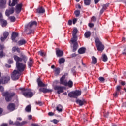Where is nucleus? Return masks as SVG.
<instances>
[{
	"label": "nucleus",
	"mask_w": 126,
	"mask_h": 126,
	"mask_svg": "<svg viewBox=\"0 0 126 126\" xmlns=\"http://www.w3.org/2000/svg\"><path fill=\"white\" fill-rule=\"evenodd\" d=\"M19 90H21V91L23 92V95L26 98H31V97H33L34 95L30 89L20 88Z\"/></svg>",
	"instance_id": "1"
},
{
	"label": "nucleus",
	"mask_w": 126,
	"mask_h": 126,
	"mask_svg": "<svg viewBox=\"0 0 126 126\" xmlns=\"http://www.w3.org/2000/svg\"><path fill=\"white\" fill-rule=\"evenodd\" d=\"M2 94L4 97H5V100L7 102H9L11 101L12 97L15 95V93H9L8 92H3L2 93Z\"/></svg>",
	"instance_id": "2"
},
{
	"label": "nucleus",
	"mask_w": 126,
	"mask_h": 126,
	"mask_svg": "<svg viewBox=\"0 0 126 126\" xmlns=\"http://www.w3.org/2000/svg\"><path fill=\"white\" fill-rule=\"evenodd\" d=\"M13 58L16 63H20L19 62H22V61L24 63L27 62V57L23 54L21 55V57H18L17 55H14Z\"/></svg>",
	"instance_id": "3"
},
{
	"label": "nucleus",
	"mask_w": 126,
	"mask_h": 126,
	"mask_svg": "<svg viewBox=\"0 0 126 126\" xmlns=\"http://www.w3.org/2000/svg\"><path fill=\"white\" fill-rule=\"evenodd\" d=\"M16 66L17 69V71L21 73L22 71H24L25 67H26V65L21 63H16Z\"/></svg>",
	"instance_id": "4"
},
{
	"label": "nucleus",
	"mask_w": 126,
	"mask_h": 126,
	"mask_svg": "<svg viewBox=\"0 0 126 126\" xmlns=\"http://www.w3.org/2000/svg\"><path fill=\"white\" fill-rule=\"evenodd\" d=\"M95 44L98 51H102L104 50L105 47L99 38H95Z\"/></svg>",
	"instance_id": "5"
},
{
	"label": "nucleus",
	"mask_w": 126,
	"mask_h": 126,
	"mask_svg": "<svg viewBox=\"0 0 126 126\" xmlns=\"http://www.w3.org/2000/svg\"><path fill=\"white\" fill-rule=\"evenodd\" d=\"M80 95H81V91L77 90L70 92L68 94V96L70 98H77Z\"/></svg>",
	"instance_id": "6"
},
{
	"label": "nucleus",
	"mask_w": 126,
	"mask_h": 126,
	"mask_svg": "<svg viewBox=\"0 0 126 126\" xmlns=\"http://www.w3.org/2000/svg\"><path fill=\"white\" fill-rule=\"evenodd\" d=\"M21 73L16 70H14L11 75L12 80H17L19 78Z\"/></svg>",
	"instance_id": "7"
},
{
	"label": "nucleus",
	"mask_w": 126,
	"mask_h": 126,
	"mask_svg": "<svg viewBox=\"0 0 126 126\" xmlns=\"http://www.w3.org/2000/svg\"><path fill=\"white\" fill-rule=\"evenodd\" d=\"M35 25L36 26L37 25V22L34 21H32L30 22L27 25L25 26V29L27 31V30H30V28H32V26H34Z\"/></svg>",
	"instance_id": "8"
},
{
	"label": "nucleus",
	"mask_w": 126,
	"mask_h": 126,
	"mask_svg": "<svg viewBox=\"0 0 126 126\" xmlns=\"http://www.w3.org/2000/svg\"><path fill=\"white\" fill-rule=\"evenodd\" d=\"M63 89H64V87L62 86H55L54 87V90H57L58 94L63 93Z\"/></svg>",
	"instance_id": "9"
},
{
	"label": "nucleus",
	"mask_w": 126,
	"mask_h": 126,
	"mask_svg": "<svg viewBox=\"0 0 126 126\" xmlns=\"http://www.w3.org/2000/svg\"><path fill=\"white\" fill-rule=\"evenodd\" d=\"M10 80V77L9 76H7L6 77H3L2 79L0 80V84H4L5 83H7L8 81Z\"/></svg>",
	"instance_id": "10"
},
{
	"label": "nucleus",
	"mask_w": 126,
	"mask_h": 126,
	"mask_svg": "<svg viewBox=\"0 0 126 126\" xmlns=\"http://www.w3.org/2000/svg\"><path fill=\"white\" fill-rule=\"evenodd\" d=\"M65 79V75H63L61 78H60V84L62 85H64V86H66L67 84V81Z\"/></svg>",
	"instance_id": "11"
},
{
	"label": "nucleus",
	"mask_w": 126,
	"mask_h": 126,
	"mask_svg": "<svg viewBox=\"0 0 126 126\" xmlns=\"http://www.w3.org/2000/svg\"><path fill=\"white\" fill-rule=\"evenodd\" d=\"M7 109L9 112H12L15 110V104L14 103H9L7 106Z\"/></svg>",
	"instance_id": "12"
},
{
	"label": "nucleus",
	"mask_w": 126,
	"mask_h": 126,
	"mask_svg": "<svg viewBox=\"0 0 126 126\" xmlns=\"http://www.w3.org/2000/svg\"><path fill=\"white\" fill-rule=\"evenodd\" d=\"M22 9V3L17 4L16 5L15 12L17 13H20Z\"/></svg>",
	"instance_id": "13"
},
{
	"label": "nucleus",
	"mask_w": 126,
	"mask_h": 126,
	"mask_svg": "<svg viewBox=\"0 0 126 126\" xmlns=\"http://www.w3.org/2000/svg\"><path fill=\"white\" fill-rule=\"evenodd\" d=\"M39 91L43 92V93H49L50 92H52V91H53V90L47 88H40L39 89Z\"/></svg>",
	"instance_id": "14"
},
{
	"label": "nucleus",
	"mask_w": 126,
	"mask_h": 126,
	"mask_svg": "<svg viewBox=\"0 0 126 126\" xmlns=\"http://www.w3.org/2000/svg\"><path fill=\"white\" fill-rule=\"evenodd\" d=\"M56 54L57 57H63V51L60 50L59 48H56Z\"/></svg>",
	"instance_id": "15"
},
{
	"label": "nucleus",
	"mask_w": 126,
	"mask_h": 126,
	"mask_svg": "<svg viewBox=\"0 0 126 126\" xmlns=\"http://www.w3.org/2000/svg\"><path fill=\"white\" fill-rule=\"evenodd\" d=\"M14 13V8H11L9 10H7L5 12L6 16H9L10 14H12Z\"/></svg>",
	"instance_id": "16"
},
{
	"label": "nucleus",
	"mask_w": 126,
	"mask_h": 126,
	"mask_svg": "<svg viewBox=\"0 0 126 126\" xmlns=\"http://www.w3.org/2000/svg\"><path fill=\"white\" fill-rule=\"evenodd\" d=\"M6 4V0H0V9H1V8H5Z\"/></svg>",
	"instance_id": "17"
},
{
	"label": "nucleus",
	"mask_w": 126,
	"mask_h": 126,
	"mask_svg": "<svg viewBox=\"0 0 126 126\" xmlns=\"http://www.w3.org/2000/svg\"><path fill=\"white\" fill-rule=\"evenodd\" d=\"M4 48V46L3 45H1L0 44V58H3V57H4L5 56V54L3 53V49Z\"/></svg>",
	"instance_id": "18"
},
{
	"label": "nucleus",
	"mask_w": 126,
	"mask_h": 126,
	"mask_svg": "<svg viewBox=\"0 0 126 126\" xmlns=\"http://www.w3.org/2000/svg\"><path fill=\"white\" fill-rule=\"evenodd\" d=\"M76 102L77 104H79V106L80 107H81V106H83V105L85 104V100L84 99H77Z\"/></svg>",
	"instance_id": "19"
},
{
	"label": "nucleus",
	"mask_w": 126,
	"mask_h": 126,
	"mask_svg": "<svg viewBox=\"0 0 126 126\" xmlns=\"http://www.w3.org/2000/svg\"><path fill=\"white\" fill-rule=\"evenodd\" d=\"M9 35V33L7 32H5L3 33V37H1V41L2 42H3L4 40H6V38L8 37V35Z\"/></svg>",
	"instance_id": "20"
},
{
	"label": "nucleus",
	"mask_w": 126,
	"mask_h": 126,
	"mask_svg": "<svg viewBox=\"0 0 126 126\" xmlns=\"http://www.w3.org/2000/svg\"><path fill=\"white\" fill-rule=\"evenodd\" d=\"M108 6H109V4H104L102 6V8L101 9L100 11V14H103V13L104 12V11L105 10H106V9H107V8H108Z\"/></svg>",
	"instance_id": "21"
},
{
	"label": "nucleus",
	"mask_w": 126,
	"mask_h": 126,
	"mask_svg": "<svg viewBox=\"0 0 126 126\" xmlns=\"http://www.w3.org/2000/svg\"><path fill=\"white\" fill-rule=\"evenodd\" d=\"M37 83H38V86H39L40 87H44V86H46L45 84L42 83V82L41 81V79H40V78L37 79Z\"/></svg>",
	"instance_id": "22"
},
{
	"label": "nucleus",
	"mask_w": 126,
	"mask_h": 126,
	"mask_svg": "<svg viewBox=\"0 0 126 126\" xmlns=\"http://www.w3.org/2000/svg\"><path fill=\"white\" fill-rule=\"evenodd\" d=\"M18 33L16 32H13L12 34V37H11V39L12 41L13 42H16V41H15V38H16V37H18Z\"/></svg>",
	"instance_id": "23"
},
{
	"label": "nucleus",
	"mask_w": 126,
	"mask_h": 126,
	"mask_svg": "<svg viewBox=\"0 0 126 126\" xmlns=\"http://www.w3.org/2000/svg\"><path fill=\"white\" fill-rule=\"evenodd\" d=\"M28 67H32L33 66V59L31 58H30L29 61L28 62Z\"/></svg>",
	"instance_id": "24"
},
{
	"label": "nucleus",
	"mask_w": 126,
	"mask_h": 126,
	"mask_svg": "<svg viewBox=\"0 0 126 126\" xmlns=\"http://www.w3.org/2000/svg\"><path fill=\"white\" fill-rule=\"evenodd\" d=\"M10 3H11V0H9V6H15V4H16V3H17V0H13V1L12 2L11 4H10Z\"/></svg>",
	"instance_id": "25"
},
{
	"label": "nucleus",
	"mask_w": 126,
	"mask_h": 126,
	"mask_svg": "<svg viewBox=\"0 0 126 126\" xmlns=\"http://www.w3.org/2000/svg\"><path fill=\"white\" fill-rule=\"evenodd\" d=\"M37 13H44L45 12V9L43 7H40L37 10Z\"/></svg>",
	"instance_id": "26"
},
{
	"label": "nucleus",
	"mask_w": 126,
	"mask_h": 126,
	"mask_svg": "<svg viewBox=\"0 0 126 126\" xmlns=\"http://www.w3.org/2000/svg\"><path fill=\"white\" fill-rule=\"evenodd\" d=\"M92 64H96L97 63V58L94 56H93L92 58Z\"/></svg>",
	"instance_id": "27"
},
{
	"label": "nucleus",
	"mask_w": 126,
	"mask_h": 126,
	"mask_svg": "<svg viewBox=\"0 0 126 126\" xmlns=\"http://www.w3.org/2000/svg\"><path fill=\"white\" fill-rule=\"evenodd\" d=\"M0 21L1 23L2 27H5V26H6V25H7V22L6 20L2 19Z\"/></svg>",
	"instance_id": "28"
},
{
	"label": "nucleus",
	"mask_w": 126,
	"mask_h": 126,
	"mask_svg": "<svg viewBox=\"0 0 126 126\" xmlns=\"http://www.w3.org/2000/svg\"><path fill=\"white\" fill-rule=\"evenodd\" d=\"M56 110L58 111V112H63V106L61 105H58L57 107H56Z\"/></svg>",
	"instance_id": "29"
},
{
	"label": "nucleus",
	"mask_w": 126,
	"mask_h": 126,
	"mask_svg": "<svg viewBox=\"0 0 126 126\" xmlns=\"http://www.w3.org/2000/svg\"><path fill=\"white\" fill-rule=\"evenodd\" d=\"M66 86H68L70 88L72 87L73 86V82L71 80H69L68 82H67Z\"/></svg>",
	"instance_id": "30"
},
{
	"label": "nucleus",
	"mask_w": 126,
	"mask_h": 126,
	"mask_svg": "<svg viewBox=\"0 0 126 126\" xmlns=\"http://www.w3.org/2000/svg\"><path fill=\"white\" fill-rule=\"evenodd\" d=\"M26 43V41L24 39L18 41V44L19 46H21L22 45H24Z\"/></svg>",
	"instance_id": "31"
},
{
	"label": "nucleus",
	"mask_w": 126,
	"mask_h": 126,
	"mask_svg": "<svg viewBox=\"0 0 126 126\" xmlns=\"http://www.w3.org/2000/svg\"><path fill=\"white\" fill-rule=\"evenodd\" d=\"M79 54H84L85 53V48L82 47L78 50Z\"/></svg>",
	"instance_id": "32"
},
{
	"label": "nucleus",
	"mask_w": 126,
	"mask_h": 126,
	"mask_svg": "<svg viewBox=\"0 0 126 126\" xmlns=\"http://www.w3.org/2000/svg\"><path fill=\"white\" fill-rule=\"evenodd\" d=\"M60 71H61V69H60V68H56L54 70L55 75H59L60 74Z\"/></svg>",
	"instance_id": "33"
},
{
	"label": "nucleus",
	"mask_w": 126,
	"mask_h": 126,
	"mask_svg": "<svg viewBox=\"0 0 126 126\" xmlns=\"http://www.w3.org/2000/svg\"><path fill=\"white\" fill-rule=\"evenodd\" d=\"M73 52H75L77 50V47H78V44L77 43H73Z\"/></svg>",
	"instance_id": "34"
},
{
	"label": "nucleus",
	"mask_w": 126,
	"mask_h": 126,
	"mask_svg": "<svg viewBox=\"0 0 126 126\" xmlns=\"http://www.w3.org/2000/svg\"><path fill=\"white\" fill-rule=\"evenodd\" d=\"M32 108V107L31 106V105H29L26 107L25 111L28 112H31Z\"/></svg>",
	"instance_id": "35"
},
{
	"label": "nucleus",
	"mask_w": 126,
	"mask_h": 126,
	"mask_svg": "<svg viewBox=\"0 0 126 126\" xmlns=\"http://www.w3.org/2000/svg\"><path fill=\"white\" fill-rule=\"evenodd\" d=\"M77 36H73L72 38V39L71 40V42L72 43V44H74L75 43H77L76 41H77Z\"/></svg>",
	"instance_id": "36"
},
{
	"label": "nucleus",
	"mask_w": 126,
	"mask_h": 126,
	"mask_svg": "<svg viewBox=\"0 0 126 126\" xmlns=\"http://www.w3.org/2000/svg\"><path fill=\"white\" fill-rule=\"evenodd\" d=\"M77 32H78L77 29L76 28L74 29L73 30L72 36L74 37H75V36L76 37V34H77Z\"/></svg>",
	"instance_id": "37"
},
{
	"label": "nucleus",
	"mask_w": 126,
	"mask_h": 126,
	"mask_svg": "<svg viewBox=\"0 0 126 126\" xmlns=\"http://www.w3.org/2000/svg\"><path fill=\"white\" fill-rule=\"evenodd\" d=\"M65 62V59L63 58H61L59 60V63L60 64H62V63H63Z\"/></svg>",
	"instance_id": "38"
},
{
	"label": "nucleus",
	"mask_w": 126,
	"mask_h": 126,
	"mask_svg": "<svg viewBox=\"0 0 126 126\" xmlns=\"http://www.w3.org/2000/svg\"><path fill=\"white\" fill-rule=\"evenodd\" d=\"M74 14L76 17H78L80 15V11L79 10L75 11Z\"/></svg>",
	"instance_id": "39"
},
{
	"label": "nucleus",
	"mask_w": 126,
	"mask_h": 126,
	"mask_svg": "<svg viewBox=\"0 0 126 126\" xmlns=\"http://www.w3.org/2000/svg\"><path fill=\"white\" fill-rule=\"evenodd\" d=\"M91 0H84V2L85 5H89L90 4V2Z\"/></svg>",
	"instance_id": "40"
},
{
	"label": "nucleus",
	"mask_w": 126,
	"mask_h": 126,
	"mask_svg": "<svg viewBox=\"0 0 126 126\" xmlns=\"http://www.w3.org/2000/svg\"><path fill=\"white\" fill-rule=\"evenodd\" d=\"M102 58V60L103 61V62H107L108 61V57H107V55H106V54L103 55Z\"/></svg>",
	"instance_id": "41"
},
{
	"label": "nucleus",
	"mask_w": 126,
	"mask_h": 126,
	"mask_svg": "<svg viewBox=\"0 0 126 126\" xmlns=\"http://www.w3.org/2000/svg\"><path fill=\"white\" fill-rule=\"evenodd\" d=\"M91 33L90 32H87L85 33V37L86 38H89V36H91Z\"/></svg>",
	"instance_id": "42"
},
{
	"label": "nucleus",
	"mask_w": 126,
	"mask_h": 126,
	"mask_svg": "<svg viewBox=\"0 0 126 126\" xmlns=\"http://www.w3.org/2000/svg\"><path fill=\"white\" fill-rule=\"evenodd\" d=\"M9 19L11 21V22H14L15 21V17L14 16H10L9 17Z\"/></svg>",
	"instance_id": "43"
},
{
	"label": "nucleus",
	"mask_w": 126,
	"mask_h": 126,
	"mask_svg": "<svg viewBox=\"0 0 126 126\" xmlns=\"http://www.w3.org/2000/svg\"><path fill=\"white\" fill-rule=\"evenodd\" d=\"M98 80L100 81V82H104L105 81V78L103 77H100L98 78Z\"/></svg>",
	"instance_id": "44"
},
{
	"label": "nucleus",
	"mask_w": 126,
	"mask_h": 126,
	"mask_svg": "<svg viewBox=\"0 0 126 126\" xmlns=\"http://www.w3.org/2000/svg\"><path fill=\"white\" fill-rule=\"evenodd\" d=\"M120 93V92L116 91V92H115V94H113V96L114 97H118V96H119V93Z\"/></svg>",
	"instance_id": "45"
},
{
	"label": "nucleus",
	"mask_w": 126,
	"mask_h": 126,
	"mask_svg": "<svg viewBox=\"0 0 126 126\" xmlns=\"http://www.w3.org/2000/svg\"><path fill=\"white\" fill-rule=\"evenodd\" d=\"M35 103L36 105H39V106H42L43 105V103L41 101H35Z\"/></svg>",
	"instance_id": "46"
},
{
	"label": "nucleus",
	"mask_w": 126,
	"mask_h": 126,
	"mask_svg": "<svg viewBox=\"0 0 126 126\" xmlns=\"http://www.w3.org/2000/svg\"><path fill=\"white\" fill-rule=\"evenodd\" d=\"M38 55H40L42 57H44L45 56V53L43 52V51H39Z\"/></svg>",
	"instance_id": "47"
},
{
	"label": "nucleus",
	"mask_w": 126,
	"mask_h": 126,
	"mask_svg": "<svg viewBox=\"0 0 126 126\" xmlns=\"http://www.w3.org/2000/svg\"><path fill=\"white\" fill-rule=\"evenodd\" d=\"M15 125H16L17 126H22V123H20L19 122L16 121L15 123Z\"/></svg>",
	"instance_id": "48"
},
{
	"label": "nucleus",
	"mask_w": 126,
	"mask_h": 126,
	"mask_svg": "<svg viewBox=\"0 0 126 126\" xmlns=\"http://www.w3.org/2000/svg\"><path fill=\"white\" fill-rule=\"evenodd\" d=\"M121 88H122V87H121L120 86H118L116 87V91L120 92L121 89Z\"/></svg>",
	"instance_id": "49"
},
{
	"label": "nucleus",
	"mask_w": 126,
	"mask_h": 126,
	"mask_svg": "<svg viewBox=\"0 0 126 126\" xmlns=\"http://www.w3.org/2000/svg\"><path fill=\"white\" fill-rule=\"evenodd\" d=\"M91 20L93 22H95V21H96V17L95 16H93L91 18Z\"/></svg>",
	"instance_id": "50"
},
{
	"label": "nucleus",
	"mask_w": 126,
	"mask_h": 126,
	"mask_svg": "<svg viewBox=\"0 0 126 126\" xmlns=\"http://www.w3.org/2000/svg\"><path fill=\"white\" fill-rule=\"evenodd\" d=\"M8 63L9 64H11V63H13V60L12 59H9L8 61Z\"/></svg>",
	"instance_id": "51"
},
{
	"label": "nucleus",
	"mask_w": 126,
	"mask_h": 126,
	"mask_svg": "<svg viewBox=\"0 0 126 126\" xmlns=\"http://www.w3.org/2000/svg\"><path fill=\"white\" fill-rule=\"evenodd\" d=\"M54 124H58V123L59 122V120H57V119H54L52 120V121Z\"/></svg>",
	"instance_id": "52"
},
{
	"label": "nucleus",
	"mask_w": 126,
	"mask_h": 126,
	"mask_svg": "<svg viewBox=\"0 0 126 126\" xmlns=\"http://www.w3.org/2000/svg\"><path fill=\"white\" fill-rule=\"evenodd\" d=\"M71 58H74V57H76V54L75 53L72 54L70 55Z\"/></svg>",
	"instance_id": "53"
},
{
	"label": "nucleus",
	"mask_w": 126,
	"mask_h": 126,
	"mask_svg": "<svg viewBox=\"0 0 126 126\" xmlns=\"http://www.w3.org/2000/svg\"><path fill=\"white\" fill-rule=\"evenodd\" d=\"M89 26L91 28H92V27H93V26H94V24H93V23H89Z\"/></svg>",
	"instance_id": "54"
},
{
	"label": "nucleus",
	"mask_w": 126,
	"mask_h": 126,
	"mask_svg": "<svg viewBox=\"0 0 126 126\" xmlns=\"http://www.w3.org/2000/svg\"><path fill=\"white\" fill-rule=\"evenodd\" d=\"M77 21V19L74 18L73 19V24H75L76 23V22Z\"/></svg>",
	"instance_id": "55"
},
{
	"label": "nucleus",
	"mask_w": 126,
	"mask_h": 126,
	"mask_svg": "<svg viewBox=\"0 0 126 126\" xmlns=\"http://www.w3.org/2000/svg\"><path fill=\"white\" fill-rule=\"evenodd\" d=\"M4 88H3V87L0 86V91H4Z\"/></svg>",
	"instance_id": "56"
},
{
	"label": "nucleus",
	"mask_w": 126,
	"mask_h": 126,
	"mask_svg": "<svg viewBox=\"0 0 126 126\" xmlns=\"http://www.w3.org/2000/svg\"><path fill=\"white\" fill-rule=\"evenodd\" d=\"M54 115H55V114L52 112H50L48 113L49 116H54Z\"/></svg>",
	"instance_id": "57"
},
{
	"label": "nucleus",
	"mask_w": 126,
	"mask_h": 126,
	"mask_svg": "<svg viewBox=\"0 0 126 126\" xmlns=\"http://www.w3.org/2000/svg\"><path fill=\"white\" fill-rule=\"evenodd\" d=\"M17 49V47H13V48H12L13 52H15L16 51Z\"/></svg>",
	"instance_id": "58"
},
{
	"label": "nucleus",
	"mask_w": 126,
	"mask_h": 126,
	"mask_svg": "<svg viewBox=\"0 0 126 126\" xmlns=\"http://www.w3.org/2000/svg\"><path fill=\"white\" fill-rule=\"evenodd\" d=\"M76 8L80 9V8H81V7L80 6V5L77 4L76 5Z\"/></svg>",
	"instance_id": "59"
},
{
	"label": "nucleus",
	"mask_w": 126,
	"mask_h": 126,
	"mask_svg": "<svg viewBox=\"0 0 126 126\" xmlns=\"http://www.w3.org/2000/svg\"><path fill=\"white\" fill-rule=\"evenodd\" d=\"M68 23L69 25H71V24H72V21L71 20H69L68 21Z\"/></svg>",
	"instance_id": "60"
},
{
	"label": "nucleus",
	"mask_w": 126,
	"mask_h": 126,
	"mask_svg": "<svg viewBox=\"0 0 126 126\" xmlns=\"http://www.w3.org/2000/svg\"><path fill=\"white\" fill-rule=\"evenodd\" d=\"M5 65L6 67H8V68H10V67H11V66H10V65H8L7 64H6Z\"/></svg>",
	"instance_id": "61"
},
{
	"label": "nucleus",
	"mask_w": 126,
	"mask_h": 126,
	"mask_svg": "<svg viewBox=\"0 0 126 126\" xmlns=\"http://www.w3.org/2000/svg\"><path fill=\"white\" fill-rule=\"evenodd\" d=\"M2 20V14L1 13H0V20Z\"/></svg>",
	"instance_id": "62"
},
{
	"label": "nucleus",
	"mask_w": 126,
	"mask_h": 126,
	"mask_svg": "<svg viewBox=\"0 0 126 126\" xmlns=\"http://www.w3.org/2000/svg\"><path fill=\"white\" fill-rule=\"evenodd\" d=\"M28 119L29 120H32V115H29Z\"/></svg>",
	"instance_id": "63"
},
{
	"label": "nucleus",
	"mask_w": 126,
	"mask_h": 126,
	"mask_svg": "<svg viewBox=\"0 0 126 126\" xmlns=\"http://www.w3.org/2000/svg\"><path fill=\"white\" fill-rule=\"evenodd\" d=\"M1 126H8V125L6 123H4V124H2L1 125Z\"/></svg>",
	"instance_id": "64"
}]
</instances>
